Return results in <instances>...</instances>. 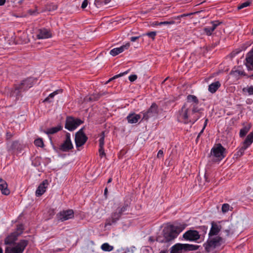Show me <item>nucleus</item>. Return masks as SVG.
<instances>
[{
  "label": "nucleus",
  "instance_id": "09e8293b",
  "mask_svg": "<svg viewBox=\"0 0 253 253\" xmlns=\"http://www.w3.org/2000/svg\"><path fill=\"white\" fill-rule=\"evenodd\" d=\"M128 207V204L124 203L122 207H118V210L122 211V212L124 213L127 211Z\"/></svg>",
  "mask_w": 253,
  "mask_h": 253
},
{
  "label": "nucleus",
  "instance_id": "f704fd0d",
  "mask_svg": "<svg viewBox=\"0 0 253 253\" xmlns=\"http://www.w3.org/2000/svg\"><path fill=\"white\" fill-rule=\"evenodd\" d=\"M243 142L249 146L252 144L253 142V130L247 135Z\"/></svg>",
  "mask_w": 253,
  "mask_h": 253
},
{
  "label": "nucleus",
  "instance_id": "6e6552de",
  "mask_svg": "<svg viewBox=\"0 0 253 253\" xmlns=\"http://www.w3.org/2000/svg\"><path fill=\"white\" fill-rule=\"evenodd\" d=\"M74 217V212L73 210H63L57 213L56 218L58 221L64 222Z\"/></svg>",
  "mask_w": 253,
  "mask_h": 253
},
{
  "label": "nucleus",
  "instance_id": "4be33fe9",
  "mask_svg": "<svg viewBox=\"0 0 253 253\" xmlns=\"http://www.w3.org/2000/svg\"><path fill=\"white\" fill-rule=\"evenodd\" d=\"M181 246L182 251L184 252L196 251L198 250L200 247V246L198 245H194L189 244H181Z\"/></svg>",
  "mask_w": 253,
  "mask_h": 253
},
{
  "label": "nucleus",
  "instance_id": "412c9836",
  "mask_svg": "<svg viewBox=\"0 0 253 253\" xmlns=\"http://www.w3.org/2000/svg\"><path fill=\"white\" fill-rule=\"evenodd\" d=\"M29 244V241L27 240L22 239L20 240L19 242L16 243L14 247L17 249L18 251L20 252V253H23L25 249L27 246Z\"/></svg>",
  "mask_w": 253,
  "mask_h": 253
},
{
  "label": "nucleus",
  "instance_id": "9b49d317",
  "mask_svg": "<svg viewBox=\"0 0 253 253\" xmlns=\"http://www.w3.org/2000/svg\"><path fill=\"white\" fill-rule=\"evenodd\" d=\"M121 216L116 211H114L111 213L110 217L106 219L105 226H111L113 224H116L120 219Z\"/></svg>",
  "mask_w": 253,
  "mask_h": 253
},
{
  "label": "nucleus",
  "instance_id": "473e14b6",
  "mask_svg": "<svg viewBox=\"0 0 253 253\" xmlns=\"http://www.w3.org/2000/svg\"><path fill=\"white\" fill-rule=\"evenodd\" d=\"M230 74L237 79H238L240 76H246V74L244 71L240 70H232L230 72Z\"/></svg>",
  "mask_w": 253,
  "mask_h": 253
},
{
  "label": "nucleus",
  "instance_id": "f3484780",
  "mask_svg": "<svg viewBox=\"0 0 253 253\" xmlns=\"http://www.w3.org/2000/svg\"><path fill=\"white\" fill-rule=\"evenodd\" d=\"M221 229V226H219L216 223L212 221L211 222V227L209 233V237L216 236Z\"/></svg>",
  "mask_w": 253,
  "mask_h": 253
},
{
  "label": "nucleus",
  "instance_id": "7ed1b4c3",
  "mask_svg": "<svg viewBox=\"0 0 253 253\" xmlns=\"http://www.w3.org/2000/svg\"><path fill=\"white\" fill-rule=\"evenodd\" d=\"M224 242L223 239L220 236H217L215 237H209L208 239L204 244L203 246L205 247L206 252L208 253L211 250L220 247Z\"/></svg>",
  "mask_w": 253,
  "mask_h": 253
},
{
  "label": "nucleus",
  "instance_id": "69168bd1",
  "mask_svg": "<svg viewBox=\"0 0 253 253\" xmlns=\"http://www.w3.org/2000/svg\"><path fill=\"white\" fill-rule=\"evenodd\" d=\"M204 129H204V128L203 127L202 129L201 130V131L199 133L198 135V138H200L201 134L203 133Z\"/></svg>",
  "mask_w": 253,
  "mask_h": 253
},
{
  "label": "nucleus",
  "instance_id": "aec40b11",
  "mask_svg": "<svg viewBox=\"0 0 253 253\" xmlns=\"http://www.w3.org/2000/svg\"><path fill=\"white\" fill-rule=\"evenodd\" d=\"M104 132H102L100 137L99 140V156L102 158L103 156H106V154L104 152Z\"/></svg>",
  "mask_w": 253,
  "mask_h": 253
},
{
  "label": "nucleus",
  "instance_id": "393cba45",
  "mask_svg": "<svg viewBox=\"0 0 253 253\" xmlns=\"http://www.w3.org/2000/svg\"><path fill=\"white\" fill-rule=\"evenodd\" d=\"M62 126L60 125H58L57 126L49 128L47 129L46 130H42L41 129V131H42V132L46 133V134L49 135V134H55V133H57V132H58L59 131L62 130Z\"/></svg>",
  "mask_w": 253,
  "mask_h": 253
},
{
  "label": "nucleus",
  "instance_id": "c756f323",
  "mask_svg": "<svg viewBox=\"0 0 253 253\" xmlns=\"http://www.w3.org/2000/svg\"><path fill=\"white\" fill-rule=\"evenodd\" d=\"M102 96V94H101L100 93H93L88 97H86L85 100L86 101H97Z\"/></svg>",
  "mask_w": 253,
  "mask_h": 253
},
{
  "label": "nucleus",
  "instance_id": "c03bdc74",
  "mask_svg": "<svg viewBox=\"0 0 253 253\" xmlns=\"http://www.w3.org/2000/svg\"><path fill=\"white\" fill-rule=\"evenodd\" d=\"M199 228L200 230L201 234H200V236H204L205 234L207 233L208 228L206 226H200Z\"/></svg>",
  "mask_w": 253,
  "mask_h": 253
},
{
  "label": "nucleus",
  "instance_id": "423d86ee",
  "mask_svg": "<svg viewBox=\"0 0 253 253\" xmlns=\"http://www.w3.org/2000/svg\"><path fill=\"white\" fill-rule=\"evenodd\" d=\"M143 116L140 123L143 120L148 121L149 118L157 116L159 114L158 106L156 103H153L150 108L146 112H142Z\"/></svg>",
  "mask_w": 253,
  "mask_h": 253
},
{
  "label": "nucleus",
  "instance_id": "ea45409f",
  "mask_svg": "<svg viewBox=\"0 0 253 253\" xmlns=\"http://www.w3.org/2000/svg\"><path fill=\"white\" fill-rule=\"evenodd\" d=\"M227 223H228L227 228L224 229L223 231L226 233V236H229L231 233H233V229H232L233 225L231 223H229L228 222H227Z\"/></svg>",
  "mask_w": 253,
  "mask_h": 253
},
{
  "label": "nucleus",
  "instance_id": "bb28decb",
  "mask_svg": "<svg viewBox=\"0 0 253 253\" xmlns=\"http://www.w3.org/2000/svg\"><path fill=\"white\" fill-rule=\"evenodd\" d=\"M23 149V146L18 141H14L11 144L10 149L15 151L21 152Z\"/></svg>",
  "mask_w": 253,
  "mask_h": 253
},
{
  "label": "nucleus",
  "instance_id": "1a4fd4ad",
  "mask_svg": "<svg viewBox=\"0 0 253 253\" xmlns=\"http://www.w3.org/2000/svg\"><path fill=\"white\" fill-rule=\"evenodd\" d=\"M183 238L186 241H197L200 238L199 232L195 230H189L183 234Z\"/></svg>",
  "mask_w": 253,
  "mask_h": 253
},
{
  "label": "nucleus",
  "instance_id": "c85d7f7f",
  "mask_svg": "<svg viewBox=\"0 0 253 253\" xmlns=\"http://www.w3.org/2000/svg\"><path fill=\"white\" fill-rule=\"evenodd\" d=\"M249 147L248 145L243 142V146L239 148L236 153L234 154L236 158L240 157L243 155L245 151Z\"/></svg>",
  "mask_w": 253,
  "mask_h": 253
},
{
  "label": "nucleus",
  "instance_id": "6ab92c4d",
  "mask_svg": "<svg viewBox=\"0 0 253 253\" xmlns=\"http://www.w3.org/2000/svg\"><path fill=\"white\" fill-rule=\"evenodd\" d=\"M39 34L37 35L38 39H47L51 37V33L50 32L45 28L40 29Z\"/></svg>",
  "mask_w": 253,
  "mask_h": 253
},
{
  "label": "nucleus",
  "instance_id": "79ce46f5",
  "mask_svg": "<svg viewBox=\"0 0 253 253\" xmlns=\"http://www.w3.org/2000/svg\"><path fill=\"white\" fill-rule=\"evenodd\" d=\"M194 13H184V14H182L181 15H178L177 16H175V17H173V19L174 20H178V21L177 22V23H180V20L181 18H183V17H186V16H190V15H192L194 14Z\"/></svg>",
  "mask_w": 253,
  "mask_h": 253
},
{
  "label": "nucleus",
  "instance_id": "774afa93",
  "mask_svg": "<svg viewBox=\"0 0 253 253\" xmlns=\"http://www.w3.org/2000/svg\"><path fill=\"white\" fill-rule=\"evenodd\" d=\"M6 136L7 137L10 138L11 137V134H10V133L7 132Z\"/></svg>",
  "mask_w": 253,
  "mask_h": 253
},
{
  "label": "nucleus",
  "instance_id": "864d4df0",
  "mask_svg": "<svg viewBox=\"0 0 253 253\" xmlns=\"http://www.w3.org/2000/svg\"><path fill=\"white\" fill-rule=\"evenodd\" d=\"M64 141L72 143L71 139V134L70 133L67 132H66L65 139L64 140Z\"/></svg>",
  "mask_w": 253,
  "mask_h": 253
},
{
  "label": "nucleus",
  "instance_id": "e433bc0d",
  "mask_svg": "<svg viewBox=\"0 0 253 253\" xmlns=\"http://www.w3.org/2000/svg\"><path fill=\"white\" fill-rule=\"evenodd\" d=\"M24 230V226L23 224H19L16 226V231L13 232L17 233L18 236L21 235Z\"/></svg>",
  "mask_w": 253,
  "mask_h": 253
},
{
  "label": "nucleus",
  "instance_id": "de8ad7c7",
  "mask_svg": "<svg viewBox=\"0 0 253 253\" xmlns=\"http://www.w3.org/2000/svg\"><path fill=\"white\" fill-rule=\"evenodd\" d=\"M222 23V22L219 20H215L211 21V24L212 25L213 28L215 29L217 26H219Z\"/></svg>",
  "mask_w": 253,
  "mask_h": 253
},
{
  "label": "nucleus",
  "instance_id": "a19ab883",
  "mask_svg": "<svg viewBox=\"0 0 253 253\" xmlns=\"http://www.w3.org/2000/svg\"><path fill=\"white\" fill-rule=\"evenodd\" d=\"M34 144L37 146L43 148L44 146L43 141L42 138H39L35 140Z\"/></svg>",
  "mask_w": 253,
  "mask_h": 253
},
{
  "label": "nucleus",
  "instance_id": "49530a36",
  "mask_svg": "<svg viewBox=\"0 0 253 253\" xmlns=\"http://www.w3.org/2000/svg\"><path fill=\"white\" fill-rule=\"evenodd\" d=\"M244 92H247L249 95H253V86H250L247 87H244L242 89Z\"/></svg>",
  "mask_w": 253,
  "mask_h": 253
},
{
  "label": "nucleus",
  "instance_id": "4d7b16f0",
  "mask_svg": "<svg viewBox=\"0 0 253 253\" xmlns=\"http://www.w3.org/2000/svg\"><path fill=\"white\" fill-rule=\"evenodd\" d=\"M163 155H164V153H163V150H160L158 151V154H157V158H161L163 156Z\"/></svg>",
  "mask_w": 253,
  "mask_h": 253
},
{
  "label": "nucleus",
  "instance_id": "680f3d73",
  "mask_svg": "<svg viewBox=\"0 0 253 253\" xmlns=\"http://www.w3.org/2000/svg\"><path fill=\"white\" fill-rule=\"evenodd\" d=\"M116 212H117L121 216H122L124 213L122 212V211L118 210V208L116 210Z\"/></svg>",
  "mask_w": 253,
  "mask_h": 253
},
{
  "label": "nucleus",
  "instance_id": "dca6fc26",
  "mask_svg": "<svg viewBox=\"0 0 253 253\" xmlns=\"http://www.w3.org/2000/svg\"><path fill=\"white\" fill-rule=\"evenodd\" d=\"M129 46V43L127 42L125 45H123L120 47L115 48L111 50L110 54L113 56H115L119 53L123 52L125 49H127Z\"/></svg>",
  "mask_w": 253,
  "mask_h": 253
},
{
  "label": "nucleus",
  "instance_id": "3c124183",
  "mask_svg": "<svg viewBox=\"0 0 253 253\" xmlns=\"http://www.w3.org/2000/svg\"><path fill=\"white\" fill-rule=\"evenodd\" d=\"M156 34H157L156 32L152 31V32H148V33L144 34V35H146V36H148L149 38H151L152 40H154L155 38V37L156 36Z\"/></svg>",
  "mask_w": 253,
  "mask_h": 253
},
{
  "label": "nucleus",
  "instance_id": "2eb2a0df",
  "mask_svg": "<svg viewBox=\"0 0 253 253\" xmlns=\"http://www.w3.org/2000/svg\"><path fill=\"white\" fill-rule=\"evenodd\" d=\"M48 184V181L44 180L39 185L36 191V195L37 197H40L44 194Z\"/></svg>",
  "mask_w": 253,
  "mask_h": 253
},
{
  "label": "nucleus",
  "instance_id": "37998d69",
  "mask_svg": "<svg viewBox=\"0 0 253 253\" xmlns=\"http://www.w3.org/2000/svg\"><path fill=\"white\" fill-rule=\"evenodd\" d=\"M252 0H249L246 2H244L240 4H239L237 8L238 10H240L242 8H244L245 7L249 6L251 5V4L252 3Z\"/></svg>",
  "mask_w": 253,
  "mask_h": 253
},
{
  "label": "nucleus",
  "instance_id": "4c0bfd02",
  "mask_svg": "<svg viewBox=\"0 0 253 253\" xmlns=\"http://www.w3.org/2000/svg\"><path fill=\"white\" fill-rule=\"evenodd\" d=\"M101 249L105 252H110L113 250L114 247L108 243H105L101 245Z\"/></svg>",
  "mask_w": 253,
  "mask_h": 253
},
{
  "label": "nucleus",
  "instance_id": "13d9d810",
  "mask_svg": "<svg viewBox=\"0 0 253 253\" xmlns=\"http://www.w3.org/2000/svg\"><path fill=\"white\" fill-rule=\"evenodd\" d=\"M103 2L100 0H95V4L96 6L98 7L99 6L101 5V4Z\"/></svg>",
  "mask_w": 253,
  "mask_h": 253
},
{
  "label": "nucleus",
  "instance_id": "f03ea898",
  "mask_svg": "<svg viewBox=\"0 0 253 253\" xmlns=\"http://www.w3.org/2000/svg\"><path fill=\"white\" fill-rule=\"evenodd\" d=\"M198 104H191L190 106H188L187 103H184L182 106L180 110H179V117L182 119L183 122L187 124L189 123H192L194 124L200 118L199 116H194L192 119H189L188 112L190 107H192L191 112L189 113V115H194L196 113H199L201 110V109H199Z\"/></svg>",
  "mask_w": 253,
  "mask_h": 253
},
{
  "label": "nucleus",
  "instance_id": "0e129e2a",
  "mask_svg": "<svg viewBox=\"0 0 253 253\" xmlns=\"http://www.w3.org/2000/svg\"><path fill=\"white\" fill-rule=\"evenodd\" d=\"M208 122V119H206L205 121V123H204V126H203L204 129H205L206 126L207 125Z\"/></svg>",
  "mask_w": 253,
  "mask_h": 253
},
{
  "label": "nucleus",
  "instance_id": "5701e85b",
  "mask_svg": "<svg viewBox=\"0 0 253 253\" xmlns=\"http://www.w3.org/2000/svg\"><path fill=\"white\" fill-rule=\"evenodd\" d=\"M7 186L6 181L0 178V190L2 194L8 195L10 194V191L8 189Z\"/></svg>",
  "mask_w": 253,
  "mask_h": 253
},
{
  "label": "nucleus",
  "instance_id": "6e6d98bb",
  "mask_svg": "<svg viewBox=\"0 0 253 253\" xmlns=\"http://www.w3.org/2000/svg\"><path fill=\"white\" fill-rule=\"evenodd\" d=\"M88 4V1L87 0H84L82 4L81 7L83 9H84L86 7L87 5Z\"/></svg>",
  "mask_w": 253,
  "mask_h": 253
},
{
  "label": "nucleus",
  "instance_id": "20e7f679",
  "mask_svg": "<svg viewBox=\"0 0 253 253\" xmlns=\"http://www.w3.org/2000/svg\"><path fill=\"white\" fill-rule=\"evenodd\" d=\"M225 152L226 149L220 143H218L211 149V156L214 158L212 160L214 162L220 161L225 157Z\"/></svg>",
  "mask_w": 253,
  "mask_h": 253
},
{
  "label": "nucleus",
  "instance_id": "cd10ccee",
  "mask_svg": "<svg viewBox=\"0 0 253 253\" xmlns=\"http://www.w3.org/2000/svg\"><path fill=\"white\" fill-rule=\"evenodd\" d=\"M251 127V124H248L246 126H244L243 128H242L240 129L239 132L240 137L242 138L245 137L250 130Z\"/></svg>",
  "mask_w": 253,
  "mask_h": 253
},
{
  "label": "nucleus",
  "instance_id": "5fc2aeb1",
  "mask_svg": "<svg viewBox=\"0 0 253 253\" xmlns=\"http://www.w3.org/2000/svg\"><path fill=\"white\" fill-rule=\"evenodd\" d=\"M137 76L136 75H131L129 76L128 79L130 82H133L137 79Z\"/></svg>",
  "mask_w": 253,
  "mask_h": 253
},
{
  "label": "nucleus",
  "instance_id": "bf43d9fd",
  "mask_svg": "<svg viewBox=\"0 0 253 253\" xmlns=\"http://www.w3.org/2000/svg\"><path fill=\"white\" fill-rule=\"evenodd\" d=\"M140 38V36L137 37H132L130 38V41L131 42H135L136 40Z\"/></svg>",
  "mask_w": 253,
  "mask_h": 253
},
{
  "label": "nucleus",
  "instance_id": "8fccbe9b",
  "mask_svg": "<svg viewBox=\"0 0 253 253\" xmlns=\"http://www.w3.org/2000/svg\"><path fill=\"white\" fill-rule=\"evenodd\" d=\"M128 207V204L124 203L122 207H118V210L122 211V212L124 213L127 211Z\"/></svg>",
  "mask_w": 253,
  "mask_h": 253
},
{
  "label": "nucleus",
  "instance_id": "39448f33",
  "mask_svg": "<svg viewBox=\"0 0 253 253\" xmlns=\"http://www.w3.org/2000/svg\"><path fill=\"white\" fill-rule=\"evenodd\" d=\"M83 123L84 121L79 118L75 119L73 117L68 116L66 119L65 128L72 131Z\"/></svg>",
  "mask_w": 253,
  "mask_h": 253
},
{
  "label": "nucleus",
  "instance_id": "603ef678",
  "mask_svg": "<svg viewBox=\"0 0 253 253\" xmlns=\"http://www.w3.org/2000/svg\"><path fill=\"white\" fill-rule=\"evenodd\" d=\"M230 206L228 204H224L222 206V211L223 212H227L229 210Z\"/></svg>",
  "mask_w": 253,
  "mask_h": 253
},
{
  "label": "nucleus",
  "instance_id": "052dcab7",
  "mask_svg": "<svg viewBox=\"0 0 253 253\" xmlns=\"http://www.w3.org/2000/svg\"><path fill=\"white\" fill-rule=\"evenodd\" d=\"M204 177H205L206 181L207 182H210V180L209 179V178H208V175H207V173H205Z\"/></svg>",
  "mask_w": 253,
  "mask_h": 253
},
{
  "label": "nucleus",
  "instance_id": "9d476101",
  "mask_svg": "<svg viewBox=\"0 0 253 253\" xmlns=\"http://www.w3.org/2000/svg\"><path fill=\"white\" fill-rule=\"evenodd\" d=\"M24 92L21 86L18 84H15L13 88H11L9 92V95L10 97L15 98V100H17L20 97H22V92Z\"/></svg>",
  "mask_w": 253,
  "mask_h": 253
},
{
  "label": "nucleus",
  "instance_id": "a18cd8bd",
  "mask_svg": "<svg viewBox=\"0 0 253 253\" xmlns=\"http://www.w3.org/2000/svg\"><path fill=\"white\" fill-rule=\"evenodd\" d=\"M129 70H127L125 72H123V73H121L119 74H118V75H116L115 76H114L113 77L110 78L106 83V84H107L108 83L110 82V81L115 79H117L119 77H122L123 76L127 74V73L128 72Z\"/></svg>",
  "mask_w": 253,
  "mask_h": 253
},
{
  "label": "nucleus",
  "instance_id": "72a5a7b5",
  "mask_svg": "<svg viewBox=\"0 0 253 253\" xmlns=\"http://www.w3.org/2000/svg\"><path fill=\"white\" fill-rule=\"evenodd\" d=\"M176 22L174 20H170L169 21L158 22L155 21L152 23L153 26H161L163 25H173L175 24Z\"/></svg>",
  "mask_w": 253,
  "mask_h": 253
},
{
  "label": "nucleus",
  "instance_id": "7c9ffc66",
  "mask_svg": "<svg viewBox=\"0 0 253 253\" xmlns=\"http://www.w3.org/2000/svg\"><path fill=\"white\" fill-rule=\"evenodd\" d=\"M181 243H177L170 248V253H182Z\"/></svg>",
  "mask_w": 253,
  "mask_h": 253
},
{
  "label": "nucleus",
  "instance_id": "a211bd4d",
  "mask_svg": "<svg viewBox=\"0 0 253 253\" xmlns=\"http://www.w3.org/2000/svg\"><path fill=\"white\" fill-rule=\"evenodd\" d=\"M141 118L140 114H136L135 113H129L126 117V120L129 124H136Z\"/></svg>",
  "mask_w": 253,
  "mask_h": 253
},
{
  "label": "nucleus",
  "instance_id": "2f4dec72",
  "mask_svg": "<svg viewBox=\"0 0 253 253\" xmlns=\"http://www.w3.org/2000/svg\"><path fill=\"white\" fill-rule=\"evenodd\" d=\"M189 103H193L192 104H198L199 101L198 98L194 95H188L187 96V103L188 104Z\"/></svg>",
  "mask_w": 253,
  "mask_h": 253
},
{
  "label": "nucleus",
  "instance_id": "e2e57ef3",
  "mask_svg": "<svg viewBox=\"0 0 253 253\" xmlns=\"http://www.w3.org/2000/svg\"><path fill=\"white\" fill-rule=\"evenodd\" d=\"M155 239L152 236H150L149 237V241L151 242H154L155 241Z\"/></svg>",
  "mask_w": 253,
  "mask_h": 253
},
{
  "label": "nucleus",
  "instance_id": "4468645a",
  "mask_svg": "<svg viewBox=\"0 0 253 253\" xmlns=\"http://www.w3.org/2000/svg\"><path fill=\"white\" fill-rule=\"evenodd\" d=\"M246 65L249 70L253 69V47L249 51L246 57Z\"/></svg>",
  "mask_w": 253,
  "mask_h": 253
},
{
  "label": "nucleus",
  "instance_id": "58836bf2",
  "mask_svg": "<svg viewBox=\"0 0 253 253\" xmlns=\"http://www.w3.org/2000/svg\"><path fill=\"white\" fill-rule=\"evenodd\" d=\"M214 30L215 29L212 26L211 27H206L203 28L204 33L208 36H211Z\"/></svg>",
  "mask_w": 253,
  "mask_h": 253
},
{
  "label": "nucleus",
  "instance_id": "ddd939ff",
  "mask_svg": "<svg viewBox=\"0 0 253 253\" xmlns=\"http://www.w3.org/2000/svg\"><path fill=\"white\" fill-rule=\"evenodd\" d=\"M18 234L14 232H12L4 239V244L6 245H14L17 241L18 237Z\"/></svg>",
  "mask_w": 253,
  "mask_h": 253
},
{
  "label": "nucleus",
  "instance_id": "c9c22d12",
  "mask_svg": "<svg viewBox=\"0 0 253 253\" xmlns=\"http://www.w3.org/2000/svg\"><path fill=\"white\" fill-rule=\"evenodd\" d=\"M58 92H62V89L57 90L50 93L46 98H45L43 102H51L52 100H51L50 99L53 98L55 95L58 93Z\"/></svg>",
  "mask_w": 253,
  "mask_h": 253
},
{
  "label": "nucleus",
  "instance_id": "f257e3e1",
  "mask_svg": "<svg viewBox=\"0 0 253 253\" xmlns=\"http://www.w3.org/2000/svg\"><path fill=\"white\" fill-rule=\"evenodd\" d=\"M181 230L178 226L173 225L165 226L162 233L158 235L156 241L160 243L164 244V249L160 252L159 253H168V248L171 244L172 242L178 236Z\"/></svg>",
  "mask_w": 253,
  "mask_h": 253
},
{
  "label": "nucleus",
  "instance_id": "338daca9",
  "mask_svg": "<svg viewBox=\"0 0 253 253\" xmlns=\"http://www.w3.org/2000/svg\"><path fill=\"white\" fill-rule=\"evenodd\" d=\"M5 0H0V6H2L4 4Z\"/></svg>",
  "mask_w": 253,
  "mask_h": 253
},
{
  "label": "nucleus",
  "instance_id": "0eeeda50",
  "mask_svg": "<svg viewBox=\"0 0 253 253\" xmlns=\"http://www.w3.org/2000/svg\"><path fill=\"white\" fill-rule=\"evenodd\" d=\"M84 127L81 128L75 135V142L77 148L83 146L88 139L87 136L84 131Z\"/></svg>",
  "mask_w": 253,
  "mask_h": 253
},
{
  "label": "nucleus",
  "instance_id": "b1692460",
  "mask_svg": "<svg viewBox=\"0 0 253 253\" xmlns=\"http://www.w3.org/2000/svg\"><path fill=\"white\" fill-rule=\"evenodd\" d=\"M73 149L72 143H70L64 140L63 143L59 146V149L62 152H69Z\"/></svg>",
  "mask_w": 253,
  "mask_h": 253
},
{
  "label": "nucleus",
  "instance_id": "a878e982",
  "mask_svg": "<svg viewBox=\"0 0 253 253\" xmlns=\"http://www.w3.org/2000/svg\"><path fill=\"white\" fill-rule=\"evenodd\" d=\"M220 86L221 84L220 82L219 81H216L211 83L209 85L208 90L210 92L214 93L217 91Z\"/></svg>",
  "mask_w": 253,
  "mask_h": 253
},
{
  "label": "nucleus",
  "instance_id": "f8f14e48",
  "mask_svg": "<svg viewBox=\"0 0 253 253\" xmlns=\"http://www.w3.org/2000/svg\"><path fill=\"white\" fill-rule=\"evenodd\" d=\"M34 82V79L33 78H28L23 80L18 85L21 86L23 91H25L33 86Z\"/></svg>",
  "mask_w": 253,
  "mask_h": 253
}]
</instances>
